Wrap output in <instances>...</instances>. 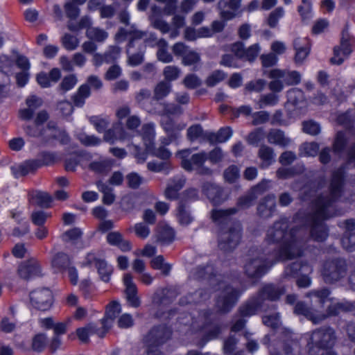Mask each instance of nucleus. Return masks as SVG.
<instances>
[{
    "label": "nucleus",
    "mask_w": 355,
    "mask_h": 355,
    "mask_svg": "<svg viewBox=\"0 0 355 355\" xmlns=\"http://www.w3.org/2000/svg\"><path fill=\"white\" fill-rule=\"evenodd\" d=\"M263 323L273 329L279 328L281 324L280 315L279 313L266 315L262 317Z\"/></svg>",
    "instance_id": "56"
},
{
    "label": "nucleus",
    "mask_w": 355,
    "mask_h": 355,
    "mask_svg": "<svg viewBox=\"0 0 355 355\" xmlns=\"http://www.w3.org/2000/svg\"><path fill=\"white\" fill-rule=\"evenodd\" d=\"M121 311L120 304L118 302L113 301L107 306L105 315L102 320H106L107 324H110L111 327L113 320L118 316Z\"/></svg>",
    "instance_id": "41"
},
{
    "label": "nucleus",
    "mask_w": 355,
    "mask_h": 355,
    "mask_svg": "<svg viewBox=\"0 0 355 355\" xmlns=\"http://www.w3.org/2000/svg\"><path fill=\"white\" fill-rule=\"evenodd\" d=\"M83 232L78 227H74L66 231L62 235V239L64 242H75L82 236Z\"/></svg>",
    "instance_id": "62"
},
{
    "label": "nucleus",
    "mask_w": 355,
    "mask_h": 355,
    "mask_svg": "<svg viewBox=\"0 0 355 355\" xmlns=\"http://www.w3.org/2000/svg\"><path fill=\"white\" fill-rule=\"evenodd\" d=\"M17 273L25 280L42 275L40 262L33 259L21 262L18 266Z\"/></svg>",
    "instance_id": "18"
},
{
    "label": "nucleus",
    "mask_w": 355,
    "mask_h": 355,
    "mask_svg": "<svg viewBox=\"0 0 355 355\" xmlns=\"http://www.w3.org/2000/svg\"><path fill=\"white\" fill-rule=\"evenodd\" d=\"M125 287V294L128 304L134 308H137L141 304V300L138 297L137 287L133 281V277L130 273H125L123 278Z\"/></svg>",
    "instance_id": "20"
},
{
    "label": "nucleus",
    "mask_w": 355,
    "mask_h": 355,
    "mask_svg": "<svg viewBox=\"0 0 355 355\" xmlns=\"http://www.w3.org/2000/svg\"><path fill=\"white\" fill-rule=\"evenodd\" d=\"M57 160L58 157L55 152L42 151L38 154L37 159L25 162L19 165L14 173L17 178L25 176L43 166L53 165Z\"/></svg>",
    "instance_id": "7"
},
{
    "label": "nucleus",
    "mask_w": 355,
    "mask_h": 355,
    "mask_svg": "<svg viewBox=\"0 0 355 355\" xmlns=\"http://www.w3.org/2000/svg\"><path fill=\"white\" fill-rule=\"evenodd\" d=\"M175 216L178 222L182 226H188L194 220V217L191 215L189 207L182 201L178 202Z\"/></svg>",
    "instance_id": "27"
},
{
    "label": "nucleus",
    "mask_w": 355,
    "mask_h": 355,
    "mask_svg": "<svg viewBox=\"0 0 355 355\" xmlns=\"http://www.w3.org/2000/svg\"><path fill=\"white\" fill-rule=\"evenodd\" d=\"M284 15V8L282 7H278L269 14L266 19V23L270 28H275L278 24L279 19L283 17Z\"/></svg>",
    "instance_id": "52"
},
{
    "label": "nucleus",
    "mask_w": 355,
    "mask_h": 355,
    "mask_svg": "<svg viewBox=\"0 0 355 355\" xmlns=\"http://www.w3.org/2000/svg\"><path fill=\"white\" fill-rule=\"evenodd\" d=\"M210 297V292L205 289H199L193 293L189 294L180 300L181 305L200 303Z\"/></svg>",
    "instance_id": "31"
},
{
    "label": "nucleus",
    "mask_w": 355,
    "mask_h": 355,
    "mask_svg": "<svg viewBox=\"0 0 355 355\" xmlns=\"http://www.w3.org/2000/svg\"><path fill=\"white\" fill-rule=\"evenodd\" d=\"M301 270L311 272L312 270L306 263H303L301 261H295L285 267L283 277L286 279L295 278Z\"/></svg>",
    "instance_id": "32"
},
{
    "label": "nucleus",
    "mask_w": 355,
    "mask_h": 355,
    "mask_svg": "<svg viewBox=\"0 0 355 355\" xmlns=\"http://www.w3.org/2000/svg\"><path fill=\"white\" fill-rule=\"evenodd\" d=\"M347 162L333 171L329 191L318 196L314 202V209L309 213L299 212L295 218H301L304 226L310 228L309 236L316 241L322 242L328 236L325 220L336 216L335 203L340 197L345 182V171L347 165L355 166V144L347 154Z\"/></svg>",
    "instance_id": "1"
},
{
    "label": "nucleus",
    "mask_w": 355,
    "mask_h": 355,
    "mask_svg": "<svg viewBox=\"0 0 355 355\" xmlns=\"http://www.w3.org/2000/svg\"><path fill=\"white\" fill-rule=\"evenodd\" d=\"M279 96L274 93L262 94L259 100V108H263L266 106H275L278 103Z\"/></svg>",
    "instance_id": "50"
},
{
    "label": "nucleus",
    "mask_w": 355,
    "mask_h": 355,
    "mask_svg": "<svg viewBox=\"0 0 355 355\" xmlns=\"http://www.w3.org/2000/svg\"><path fill=\"white\" fill-rule=\"evenodd\" d=\"M223 4L224 6L227 5L230 9L227 10H223L220 12L221 18L223 20L227 21L234 19L237 15L238 10L241 6V0L220 1L218 6L220 7Z\"/></svg>",
    "instance_id": "28"
},
{
    "label": "nucleus",
    "mask_w": 355,
    "mask_h": 355,
    "mask_svg": "<svg viewBox=\"0 0 355 355\" xmlns=\"http://www.w3.org/2000/svg\"><path fill=\"white\" fill-rule=\"evenodd\" d=\"M3 59L4 60H7L6 57L0 58V99L8 96L10 92L9 86L10 83L9 75L3 70Z\"/></svg>",
    "instance_id": "37"
},
{
    "label": "nucleus",
    "mask_w": 355,
    "mask_h": 355,
    "mask_svg": "<svg viewBox=\"0 0 355 355\" xmlns=\"http://www.w3.org/2000/svg\"><path fill=\"white\" fill-rule=\"evenodd\" d=\"M175 236L174 230L169 227H163L159 232L158 240L164 243H171Z\"/></svg>",
    "instance_id": "60"
},
{
    "label": "nucleus",
    "mask_w": 355,
    "mask_h": 355,
    "mask_svg": "<svg viewBox=\"0 0 355 355\" xmlns=\"http://www.w3.org/2000/svg\"><path fill=\"white\" fill-rule=\"evenodd\" d=\"M151 267L155 270H160L164 275H168L171 270V266L164 262L163 256L155 257L150 262Z\"/></svg>",
    "instance_id": "45"
},
{
    "label": "nucleus",
    "mask_w": 355,
    "mask_h": 355,
    "mask_svg": "<svg viewBox=\"0 0 355 355\" xmlns=\"http://www.w3.org/2000/svg\"><path fill=\"white\" fill-rule=\"evenodd\" d=\"M30 300L32 305L40 311H46L52 305L53 294L47 288H38L30 293Z\"/></svg>",
    "instance_id": "14"
},
{
    "label": "nucleus",
    "mask_w": 355,
    "mask_h": 355,
    "mask_svg": "<svg viewBox=\"0 0 355 355\" xmlns=\"http://www.w3.org/2000/svg\"><path fill=\"white\" fill-rule=\"evenodd\" d=\"M86 35L91 40L103 42L107 38L108 33L103 29L92 27L87 30Z\"/></svg>",
    "instance_id": "44"
},
{
    "label": "nucleus",
    "mask_w": 355,
    "mask_h": 355,
    "mask_svg": "<svg viewBox=\"0 0 355 355\" xmlns=\"http://www.w3.org/2000/svg\"><path fill=\"white\" fill-rule=\"evenodd\" d=\"M89 168L95 173L105 174L111 169V162L107 159L95 161L89 164Z\"/></svg>",
    "instance_id": "46"
},
{
    "label": "nucleus",
    "mask_w": 355,
    "mask_h": 355,
    "mask_svg": "<svg viewBox=\"0 0 355 355\" xmlns=\"http://www.w3.org/2000/svg\"><path fill=\"white\" fill-rule=\"evenodd\" d=\"M225 78V73L221 70H216L213 71L207 78L206 85L208 87H214L220 82L223 81Z\"/></svg>",
    "instance_id": "61"
},
{
    "label": "nucleus",
    "mask_w": 355,
    "mask_h": 355,
    "mask_svg": "<svg viewBox=\"0 0 355 355\" xmlns=\"http://www.w3.org/2000/svg\"><path fill=\"white\" fill-rule=\"evenodd\" d=\"M49 217L51 214L44 211H35L31 215V220L35 225L41 226L44 225Z\"/></svg>",
    "instance_id": "59"
},
{
    "label": "nucleus",
    "mask_w": 355,
    "mask_h": 355,
    "mask_svg": "<svg viewBox=\"0 0 355 355\" xmlns=\"http://www.w3.org/2000/svg\"><path fill=\"white\" fill-rule=\"evenodd\" d=\"M343 247L349 252L355 250V232L352 234H343L341 239Z\"/></svg>",
    "instance_id": "64"
},
{
    "label": "nucleus",
    "mask_w": 355,
    "mask_h": 355,
    "mask_svg": "<svg viewBox=\"0 0 355 355\" xmlns=\"http://www.w3.org/2000/svg\"><path fill=\"white\" fill-rule=\"evenodd\" d=\"M183 113L182 108L174 103H164L163 110L161 115H164L170 117L171 116H180Z\"/></svg>",
    "instance_id": "54"
},
{
    "label": "nucleus",
    "mask_w": 355,
    "mask_h": 355,
    "mask_svg": "<svg viewBox=\"0 0 355 355\" xmlns=\"http://www.w3.org/2000/svg\"><path fill=\"white\" fill-rule=\"evenodd\" d=\"M348 265L343 258L327 260L322 266V276L326 284H332L345 279L347 275Z\"/></svg>",
    "instance_id": "6"
},
{
    "label": "nucleus",
    "mask_w": 355,
    "mask_h": 355,
    "mask_svg": "<svg viewBox=\"0 0 355 355\" xmlns=\"http://www.w3.org/2000/svg\"><path fill=\"white\" fill-rule=\"evenodd\" d=\"M141 135L146 150H151L154 145L155 135V123H148L142 125Z\"/></svg>",
    "instance_id": "33"
},
{
    "label": "nucleus",
    "mask_w": 355,
    "mask_h": 355,
    "mask_svg": "<svg viewBox=\"0 0 355 355\" xmlns=\"http://www.w3.org/2000/svg\"><path fill=\"white\" fill-rule=\"evenodd\" d=\"M62 46L67 50V51H73L75 50L79 44L78 39L72 35H70L69 33H66L64 35V36L62 37Z\"/></svg>",
    "instance_id": "58"
},
{
    "label": "nucleus",
    "mask_w": 355,
    "mask_h": 355,
    "mask_svg": "<svg viewBox=\"0 0 355 355\" xmlns=\"http://www.w3.org/2000/svg\"><path fill=\"white\" fill-rule=\"evenodd\" d=\"M277 254L270 253L259 246H252L248 252L243 266L244 272L251 279H259L277 261Z\"/></svg>",
    "instance_id": "4"
},
{
    "label": "nucleus",
    "mask_w": 355,
    "mask_h": 355,
    "mask_svg": "<svg viewBox=\"0 0 355 355\" xmlns=\"http://www.w3.org/2000/svg\"><path fill=\"white\" fill-rule=\"evenodd\" d=\"M96 185L98 190L103 193V203L107 205H112L115 200L113 189L101 181L98 182Z\"/></svg>",
    "instance_id": "42"
},
{
    "label": "nucleus",
    "mask_w": 355,
    "mask_h": 355,
    "mask_svg": "<svg viewBox=\"0 0 355 355\" xmlns=\"http://www.w3.org/2000/svg\"><path fill=\"white\" fill-rule=\"evenodd\" d=\"M125 132L123 129L119 131L116 128L109 129L104 134V140L110 144H113L116 140H124Z\"/></svg>",
    "instance_id": "47"
},
{
    "label": "nucleus",
    "mask_w": 355,
    "mask_h": 355,
    "mask_svg": "<svg viewBox=\"0 0 355 355\" xmlns=\"http://www.w3.org/2000/svg\"><path fill=\"white\" fill-rule=\"evenodd\" d=\"M276 211V196L269 193L261 198L257 207V215L265 219L271 218Z\"/></svg>",
    "instance_id": "19"
},
{
    "label": "nucleus",
    "mask_w": 355,
    "mask_h": 355,
    "mask_svg": "<svg viewBox=\"0 0 355 355\" xmlns=\"http://www.w3.org/2000/svg\"><path fill=\"white\" fill-rule=\"evenodd\" d=\"M272 78H282L287 85H295L300 83L301 76L296 71H286L280 69H273L270 73Z\"/></svg>",
    "instance_id": "24"
},
{
    "label": "nucleus",
    "mask_w": 355,
    "mask_h": 355,
    "mask_svg": "<svg viewBox=\"0 0 355 355\" xmlns=\"http://www.w3.org/2000/svg\"><path fill=\"white\" fill-rule=\"evenodd\" d=\"M190 153V149L183 150L179 153L182 158V167L187 171H197L198 173L200 175H211V170L204 166L205 161L207 159V153L200 152L192 155L189 158Z\"/></svg>",
    "instance_id": "9"
},
{
    "label": "nucleus",
    "mask_w": 355,
    "mask_h": 355,
    "mask_svg": "<svg viewBox=\"0 0 355 355\" xmlns=\"http://www.w3.org/2000/svg\"><path fill=\"white\" fill-rule=\"evenodd\" d=\"M353 39L349 35L348 31L344 29L342 31L340 46H335L334 49V56L331 58L330 62L334 64H341L345 58L348 56L352 51Z\"/></svg>",
    "instance_id": "12"
},
{
    "label": "nucleus",
    "mask_w": 355,
    "mask_h": 355,
    "mask_svg": "<svg viewBox=\"0 0 355 355\" xmlns=\"http://www.w3.org/2000/svg\"><path fill=\"white\" fill-rule=\"evenodd\" d=\"M100 324L101 327H99L98 324L95 323H89L87 325L90 335L96 334L101 338L105 336L110 329V324H107V321L106 320H101Z\"/></svg>",
    "instance_id": "39"
},
{
    "label": "nucleus",
    "mask_w": 355,
    "mask_h": 355,
    "mask_svg": "<svg viewBox=\"0 0 355 355\" xmlns=\"http://www.w3.org/2000/svg\"><path fill=\"white\" fill-rule=\"evenodd\" d=\"M78 82L77 78L74 74H70L65 76L58 87V89L65 93L71 90L76 85Z\"/></svg>",
    "instance_id": "57"
},
{
    "label": "nucleus",
    "mask_w": 355,
    "mask_h": 355,
    "mask_svg": "<svg viewBox=\"0 0 355 355\" xmlns=\"http://www.w3.org/2000/svg\"><path fill=\"white\" fill-rule=\"evenodd\" d=\"M96 268L101 279L104 282H108L113 272L112 266L109 265L105 259H103L102 261L98 262Z\"/></svg>",
    "instance_id": "43"
},
{
    "label": "nucleus",
    "mask_w": 355,
    "mask_h": 355,
    "mask_svg": "<svg viewBox=\"0 0 355 355\" xmlns=\"http://www.w3.org/2000/svg\"><path fill=\"white\" fill-rule=\"evenodd\" d=\"M330 291L327 288H322L318 290H313L306 294L309 297L315 298V302H318L321 305L325 302L326 300L330 295Z\"/></svg>",
    "instance_id": "49"
},
{
    "label": "nucleus",
    "mask_w": 355,
    "mask_h": 355,
    "mask_svg": "<svg viewBox=\"0 0 355 355\" xmlns=\"http://www.w3.org/2000/svg\"><path fill=\"white\" fill-rule=\"evenodd\" d=\"M107 243L113 246L118 247L123 252H129L132 249L131 243L125 240L119 232H111L107 235Z\"/></svg>",
    "instance_id": "25"
},
{
    "label": "nucleus",
    "mask_w": 355,
    "mask_h": 355,
    "mask_svg": "<svg viewBox=\"0 0 355 355\" xmlns=\"http://www.w3.org/2000/svg\"><path fill=\"white\" fill-rule=\"evenodd\" d=\"M171 83L162 80L157 84L154 89L153 100L160 101L166 97L171 92Z\"/></svg>",
    "instance_id": "38"
},
{
    "label": "nucleus",
    "mask_w": 355,
    "mask_h": 355,
    "mask_svg": "<svg viewBox=\"0 0 355 355\" xmlns=\"http://www.w3.org/2000/svg\"><path fill=\"white\" fill-rule=\"evenodd\" d=\"M181 74V69L174 65H168L164 67L163 70V76L165 80L168 83L177 80Z\"/></svg>",
    "instance_id": "48"
},
{
    "label": "nucleus",
    "mask_w": 355,
    "mask_h": 355,
    "mask_svg": "<svg viewBox=\"0 0 355 355\" xmlns=\"http://www.w3.org/2000/svg\"><path fill=\"white\" fill-rule=\"evenodd\" d=\"M51 263L55 272H61L70 266L71 260L68 254L59 252L53 256Z\"/></svg>",
    "instance_id": "29"
},
{
    "label": "nucleus",
    "mask_w": 355,
    "mask_h": 355,
    "mask_svg": "<svg viewBox=\"0 0 355 355\" xmlns=\"http://www.w3.org/2000/svg\"><path fill=\"white\" fill-rule=\"evenodd\" d=\"M204 137V131L200 124L191 125L187 131V137L190 141H196Z\"/></svg>",
    "instance_id": "51"
},
{
    "label": "nucleus",
    "mask_w": 355,
    "mask_h": 355,
    "mask_svg": "<svg viewBox=\"0 0 355 355\" xmlns=\"http://www.w3.org/2000/svg\"><path fill=\"white\" fill-rule=\"evenodd\" d=\"M162 126L167 132L170 138H177L178 137L176 132L181 131L186 127L185 123H177L171 117L167 116L166 120L162 121Z\"/></svg>",
    "instance_id": "35"
},
{
    "label": "nucleus",
    "mask_w": 355,
    "mask_h": 355,
    "mask_svg": "<svg viewBox=\"0 0 355 355\" xmlns=\"http://www.w3.org/2000/svg\"><path fill=\"white\" fill-rule=\"evenodd\" d=\"M293 311L296 315H304L313 324H319L325 320V315L308 306L303 302H298L294 306Z\"/></svg>",
    "instance_id": "22"
},
{
    "label": "nucleus",
    "mask_w": 355,
    "mask_h": 355,
    "mask_svg": "<svg viewBox=\"0 0 355 355\" xmlns=\"http://www.w3.org/2000/svg\"><path fill=\"white\" fill-rule=\"evenodd\" d=\"M239 211L236 207H231L225 209H214L210 212L211 220L218 227L219 231L228 228L234 223H239L232 216Z\"/></svg>",
    "instance_id": "13"
},
{
    "label": "nucleus",
    "mask_w": 355,
    "mask_h": 355,
    "mask_svg": "<svg viewBox=\"0 0 355 355\" xmlns=\"http://www.w3.org/2000/svg\"><path fill=\"white\" fill-rule=\"evenodd\" d=\"M91 95L90 87L87 84H83L79 87L77 92L71 96V100L74 106L82 107L85 103V100Z\"/></svg>",
    "instance_id": "34"
},
{
    "label": "nucleus",
    "mask_w": 355,
    "mask_h": 355,
    "mask_svg": "<svg viewBox=\"0 0 355 355\" xmlns=\"http://www.w3.org/2000/svg\"><path fill=\"white\" fill-rule=\"evenodd\" d=\"M259 311H267L262 302L255 294L242 303L237 309L236 317L250 318L257 315Z\"/></svg>",
    "instance_id": "15"
},
{
    "label": "nucleus",
    "mask_w": 355,
    "mask_h": 355,
    "mask_svg": "<svg viewBox=\"0 0 355 355\" xmlns=\"http://www.w3.org/2000/svg\"><path fill=\"white\" fill-rule=\"evenodd\" d=\"M193 275L195 279L198 280L207 279L213 287L218 286V288H223L216 302V308L220 313L230 312L236 305L243 293L239 288L230 285H224L221 275L216 274L212 265L207 264L205 266L196 267Z\"/></svg>",
    "instance_id": "3"
},
{
    "label": "nucleus",
    "mask_w": 355,
    "mask_h": 355,
    "mask_svg": "<svg viewBox=\"0 0 355 355\" xmlns=\"http://www.w3.org/2000/svg\"><path fill=\"white\" fill-rule=\"evenodd\" d=\"M310 41L307 37H297L293 41V47L295 50V62L302 63L310 52Z\"/></svg>",
    "instance_id": "23"
},
{
    "label": "nucleus",
    "mask_w": 355,
    "mask_h": 355,
    "mask_svg": "<svg viewBox=\"0 0 355 355\" xmlns=\"http://www.w3.org/2000/svg\"><path fill=\"white\" fill-rule=\"evenodd\" d=\"M171 329L166 325L155 326L146 336L144 342L146 345L161 346L171 338Z\"/></svg>",
    "instance_id": "16"
},
{
    "label": "nucleus",
    "mask_w": 355,
    "mask_h": 355,
    "mask_svg": "<svg viewBox=\"0 0 355 355\" xmlns=\"http://www.w3.org/2000/svg\"><path fill=\"white\" fill-rule=\"evenodd\" d=\"M147 168L149 171L159 173L164 172L166 174L171 170V166L168 162H150L147 164Z\"/></svg>",
    "instance_id": "53"
},
{
    "label": "nucleus",
    "mask_w": 355,
    "mask_h": 355,
    "mask_svg": "<svg viewBox=\"0 0 355 355\" xmlns=\"http://www.w3.org/2000/svg\"><path fill=\"white\" fill-rule=\"evenodd\" d=\"M202 191L214 205H219L225 200L223 189L214 183H204Z\"/></svg>",
    "instance_id": "21"
},
{
    "label": "nucleus",
    "mask_w": 355,
    "mask_h": 355,
    "mask_svg": "<svg viewBox=\"0 0 355 355\" xmlns=\"http://www.w3.org/2000/svg\"><path fill=\"white\" fill-rule=\"evenodd\" d=\"M258 157L261 160L260 168H266L275 162L276 155L272 148L263 144L259 149Z\"/></svg>",
    "instance_id": "30"
},
{
    "label": "nucleus",
    "mask_w": 355,
    "mask_h": 355,
    "mask_svg": "<svg viewBox=\"0 0 355 355\" xmlns=\"http://www.w3.org/2000/svg\"><path fill=\"white\" fill-rule=\"evenodd\" d=\"M286 293V288L281 284L266 283L263 284L255 293L262 304L268 309H275V305L269 306L266 301H278Z\"/></svg>",
    "instance_id": "11"
},
{
    "label": "nucleus",
    "mask_w": 355,
    "mask_h": 355,
    "mask_svg": "<svg viewBox=\"0 0 355 355\" xmlns=\"http://www.w3.org/2000/svg\"><path fill=\"white\" fill-rule=\"evenodd\" d=\"M31 198L35 203L43 208H48L51 206V197L46 193L35 191L29 194Z\"/></svg>",
    "instance_id": "40"
},
{
    "label": "nucleus",
    "mask_w": 355,
    "mask_h": 355,
    "mask_svg": "<svg viewBox=\"0 0 355 355\" xmlns=\"http://www.w3.org/2000/svg\"><path fill=\"white\" fill-rule=\"evenodd\" d=\"M288 101L293 105H297L304 98L303 92L298 88H292L287 92Z\"/></svg>",
    "instance_id": "63"
},
{
    "label": "nucleus",
    "mask_w": 355,
    "mask_h": 355,
    "mask_svg": "<svg viewBox=\"0 0 355 355\" xmlns=\"http://www.w3.org/2000/svg\"><path fill=\"white\" fill-rule=\"evenodd\" d=\"M267 138L269 143L282 147L287 146L291 142V139L285 136L284 132L278 129L270 130Z\"/></svg>",
    "instance_id": "36"
},
{
    "label": "nucleus",
    "mask_w": 355,
    "mask_h": 355,
    "mask_svg": "<svg viewBox=\"0 0 355 355\" xmlns=\"http://www.w3.org/2000/svg\"><path fill=\"white\" fill-rule=\"evenodd\" d=\"M241 236V224L234 223L228 228L218 232V248L224 252H231L239 244Z\"/></svg>",
    "instance_id": "8"
},
{
    "label": "nucleus",
    "mask_w": 355,
    "mask_h": 355,
    "mask_svg": "<svg viewBox=\"0 0 355 355\" xmlns=\"http://www.w3.org/2000/svg\"><path fill=\"white\" fill-rule=\"evenodd\" d=\"M336 334L330 327H322L313 331L308 343L309 352L311 355H318L315 349H327L331 348L336 342Z\"/></svg>",
    "instance_id": "5"
},
{
    "label": "nucleus",
    "mask_w": 355,
    "mask_h": 355,
    "mask_svg": "<svg viewBox=\"0 0 355 355\" xmlns=\"http://www.w3.org/2000/svg\"><path fill=\"white\" fill-rule=\"evenodd\" d=\"M230 50L236 58L249 62H253L260 52V46L254 44L248 49L244 48L241 42H236L231 45Z\"/></svg>",
    "instance_id": "17"
},
{
    "label": "nucleus",
    "mask_w": 355,
    "mask_h": 355,
    "mask_svg": "<svg viewBox=\"0 0 355 355\" xmlns=\"http://www.w3.org/2000/svg\"><path fill=\"white\" fill-rule=\"evenodd\" d=\"M289 220L282 218L274 223L267 231L266 241L270 243L282 242L278 252L275 247L266 250L277 254V259L288 260L302 257L308 239L304 227H292L289 231Z\"/></svg>",
    "instance_id": "2"
},
{
    "label": "nucleus",
    "mask_w": 355,
    "mask_h": 355,
    "mask_svg": "<svg viewBox=\"0 0 355 355\" xmlns=\"http://www.w3.org/2000/svg\"><path fill=\"white\" fill-rule=\"evenodd\" d=\"M178 295L175 288H164L158 290L154 294L153 302L157 305L168 304Z\"/></svg>",
    "instance_id": "26"
},
{
    "label": "nucleus",
    "mask_w": 355,
    "mask_h": 355,
    "mask_svg": "<svg viewBox=\"0 0 355 355\" xmlns=\"http://www.w3.org/2000/svg\"><path fill=\"white\" fill-rule=\"evenodd\" d=\"M223 177L229 183L235 182L240 177V171L236 165H231L227 168L223 173Z\"/></svg>",
    "instance_id": "55"
},
{
    "label": "nucleus",
    "mask_w": 355,
    "mask_h": 355,
    "mask_svg": "<svg viewBox=\"0 0 355 355\" xmlns=\"http://www.w3.org/2000/svg\"><path fill=\"white\" fill-rule=\"evenodd\" d=\"M146 35L144 32L135 31L131 33V38L128 44L126 53L128 62L131 66H137L144 61L146 45L142 38Z\"/></svg>",
    "instance_id": "10"
}]
</instances>
